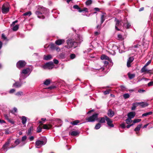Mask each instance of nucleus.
I'll list each match as a JSON object with an SVG mask.
<instances>
[{
	"label": "nucleus",
	"mask_w": 153,
	"mask_h": 153,
	"mask_svg": "<svg viewBox=\"0 0 153 153\" xmlns=\"http://www.w3.org/2000/svg\"><path fill=\"white\" fill-rule=\"evenodd\" d=\"M141 119H135L133 121V123L134 124L140 122L141 121Z\"/></svg>",
	"instance_id": "40"
},
{
	"label": "nucleus",
	"mask_w": 153,
	"mask_h": 153,
	"mask_svg": "<svg viewBox=\"0 0 153 153\" xmlns=\"http://www.w3.org/2000/svg\"><path fill=\"white\" fill-rule=\"evenodd\" d=\"M29 139L30 141H33L34 139V137L32 136L29 138Z\"/></svg>",
	"instance_id": "60"
},
{
	"label": "nucleus",
	"mask_w": 153,
	"mask_h": 153,
	"mask_svg": "<svg viewBox=\"0 0 153 153\" xmlns=\"http://www.w3.org/2000/svg\"><path fill=\"white\" fill-rule=\"evenodd\" d=\"M4 131H5V133L6 134H9V131L8 130L5 129L4 130Z\"/></svg>",
	"instance_id": "63"
},
{
	"label": "nucleus",
	"mask_w": 153,
	"mask_h": 153,
	"mask_svg": "<svg viewBox=\"0 0 153 153\" xmlns=\"http://www.w3.org/2000/svg\"><path fill=\"white\" fill-rule=\"evenodd\" d=\"M101 24L103 23V22H104L105 20V17L104 15H102L101 16Z\"/></svg>",
	"instance_id": "42"
},
{
	"label": "nucleus",
	"mask_w": 153,
	"mask_h": 153,
	"mask_svg": "<svg viewBox=\"0 0 153 153\" xmlns=\"http://www.w3.org/2000/svg\"><path fill=\"white\" fill-rule=\"evenodd\" d=\"M13 27L12 28V30L14 31H16L18 30L19 27L18 25H16L15 26H13Z\"/></svg>",
	"instance_id": "32"
},
{
	"label": "nucleus",
	"mask_w": 153,
	"mask_h": 153,
	"mask_svg": "<svg viewBox=\"0 0 153 153\" xmlns=\"http://www.w3.org/2000/svg\"><path fill=\"white\" fill-rule=\"evenodd\" d=\"M98 114L95 113L87 118L86 120L88 122H93L97 120Z\"/></svg>",
	"instance_id": "7"
},
{
	"label": "nucleus",
	"mask_w": 153,
	"mask_h": 153,
	"mask_svg": "<svg viewBox=\"0 0 153 153\" xmlns=\"http://www.w3.org/2000/svg\"><path fill=\"white\" fill-rule=\"evenodd\" d=\"M48 12V10L42 6H39L38 10L35 12L36 14L37 15L38 17L40 19H44L45 18L44 15L46 14Z\"/></svg>",
	"instance_id": "2"
},
{
	"label": "nucleus",
	"mask_w": 153,
	"mask_h": 153,
	"mask_svg": "<svg viewBox=\"0 0 153 153\" xmlns=\"http://www.w3.org/2000/svg\"><path fill=\"white\" fill-rule=\"evenodd\" d=\"M55 121L57 122L59 124V126H58V127L61 126L62 125V121L61 120L59 119H56L55 120Z\"/></svg>",
	"instance_id": "30"
},
{
	"label": "nucleus",
	"mask_w": 153,
	"mask_h": 153,
	"mask_svg": "<svg viewBox=\"0 0 153 153\" xmlns=\"http://www.w3.org/2000/svg\"><path fill=\"white\" fill-rule=\"evenodd\" d=\"M50 81L49 79H47L44 82V84L46 85H48L50 84Z\"/></svg>",
	"instance_id": "38"
},
{
	"label": "nucleus",
	"mask_w": 153,
	"mask_h": 153,
	"mask_svg": "<svg viewBox=\"0 0 153 153\" xmlns=\"http://www.w3.org/2000/svg\"><path fill=\"white\" fill-rule=\"evenodd\" d=\"M52 58V56L50 55H44L43 56L44 59L46 60H50Z\"/></svg>",
	"instance_id": "22"
},
{
	"label": "nucleus",
	"mask_w": 153,
	"mask_h": 153,
	"mask_svg": "<svg viewBox=\"0 0 153 153\" xmlns=\"http://www.w3.org/2000/svg\"><path fill=\"white\" fill-rule=\"evenodd\" d=\"M15 90L14 89H11L9 91V93L10 94H12L15 92Z\"/></svg>",
	"instance_id": "53"
},
{
	"label": "nucleus",
	"mask_w": 153,
	"mask_h": 153,
	"mask_svg": "<svg viewBox=\"0 0 153 153\" xmlns=\"http://www.w3.org/2000/svg\"><path fill=\"white\" fill-rule=\"evenodd\" d=\"M42 128L40 126H38L37 129V132L39 133L41 131H42Z\"/></svg>",
	"instance_id": "49"
},
{
	"label": "nucleus",
	"mask_w": 153,
	"mask_h": 153,
	"mask_svg": "<svg viewBox=\"0 0 153 153\" xmlns=\"http://www.w3.org/2000/svg\"><path fill=\"white\" fill-rule=\"evenodd\" d=\"M31 72L30 69L29 68H26L23 69L20 72V78L19 80L21 82V80L25 79L27 77L26 75L27 74L29 73L28 75V76Z\"/></svg>",
	"instance_id": "3"
},
{
	"label": "nucleus",
	"mask_w": 153,
	"mask_h": 153,
	"mask_svg": "<svg viewBox=\"0 0 153 153\" xmlns=\"http://www.w3.org/2000/svg\"><path fill=\"white\" fill-rule=\"evenodd\" d=\"M148 86L150 87L153 85V81H152L148 83Z\"/></svg>",
	"instance_id": "50"
},
{
	"label": "nucleus",
	"mask_w": 153,
	"mask_h": 153,
	"mask_svg": "<svg viewBox=\"0 0 153 153\" xmlns=\"http://www.w3.org/2000/svg\"><path fill=\"white\" fill-rule=\"evenodd\" d=\"M123 97L125 99H126L130 97V95L128 93L125 94L123 95Z\"/></svg>",
	"instance_id": "37"
},
{
	"label": "nucleus",
	"mask_w": 153,
	"mask_h": 153,
	"mask_svg": "<svg viewBox=\"0 0 153 153\" xmlns=\"http://www.w3.org/2000/svg\"><path fill=\"white\" fill-rule=\"evenodd\" d=\"M115 21L116 22L115 28L116 30H120L122 27L128 29L130 28L131 25L128 22L126 18H124L123 20L119 21L116 18L115 19Z\"/></svg>",
	"instance_id": "1"
},
{
	"label": "nucleus",
	"mask_w": 153,
	"mask_h": 153,
	"mask_svg": "<svg viewBox=\"0 0 153 153\" xmlns=\"http://www.w3.org/2000/svg\"><path fill=\"white\" fill-rule=\"evenodd\" d=\"M106 116H105L103 117H100L99 118V122L100 123H105V121L106 120V118L105 117Z\"/></svg>",
	"instance_id": "21"
},
{
	"label": "nucleus",
	"mask_w": 153,
	"mask_h": 153,
	"mask_svg": "<svg viewBox=\"0 0 153 153\" xmlns=\"http://www.w3.org/2000/svg\"><path fill=\"white\" fill-rule=\"evenodd\" d=\"M130 118H128L126 120V121L127 124H129L132 122V120Z\"/></svg>",
	"instance_id": "34"
},
{
	"label": "nucleus",
	"mask_w": 153,
	"mask_h": 153,
	"mask_svg": "<svg viewBox=\"0 0 153 153\" xmlns=\"http://www.w3.org/2000/svg\"><path fill=\"white\" fill-rule=\"evenodd\" d=\"M17 109L16 108L14 107L13 108V109L12 111V112L13 113L16 112L17 111Z\"/></svg>",
	"instance_id": "58"
},
{
	"label": "nucleus",
	"mask_w": 153,
	"mask_h": 153,
	"mask_svg": "<svg viewBox=\"0 0 153 153\" xmlns=\"http://www.w3.org/2000/svg\"><path fill=\"white\" fill-rule=\"evenodd\" d=\"M23 95V93L22 91H19L16 94V95L18 96H20Z\"/></svg>",
	"instance_id": "41"
},
{
	"label": "nucleus",
	"mask_w": 153,
	"mask_h": 153,
	"mask_svg": "<svg viewBox=\"0 0 153 153\" xmlns=\"http://www.w3.org/2000/svg\"><path fill=\"white\" fill-rule=\"evenodd\" d=\"M114 114V112L111 109H109L108 111V116L112 117Z\"/></svg>",
	"instance_id": "23"
},
{
	"label": "nucleus",
	"mask_w": 153,
	"mask_h": 153,
	"mask_svg": "<svg viewBox=\"0 0 153 153\" xmlns=\"http://www.w3.org/2000/svg\"><path fill=\"white\" fill-rule=\"evenodd\" d=\"M135 115V113L134 112H130L128 114V116L129 118L131 119L133 118Z\"/></svg>",
	"instance_id": "19"
},
{
	"label": "nucleus",
	"mask_w": 153,
	"mask_h": 153,
	"mask_svg": "<svg viewBox=\"0 0 153 153\" xmlns=\"http://www.w3.org/2000/svg\"><path fill=\"white\" fill-rule=\"evenodd\" d=\"M10 139H7V141L5 143L3 146L2 148V151L4 152H6L8 149L10 148H13L15 147V146L12 145L10 147H9V144L10 142Z\"/></svg>",
	"instance_id": "6"
},
{
	"label": "nucleus",
	"mask_w": 153,
	"mask_h": 153,
	"mask_svg": "<svg viewBox=\"0 0 153 153\" xmlns=\"http://www.w3.org/2000/svg\"><path fill=\"white\" fill-rule=\"evenodd\" d=\"M31 15V13L30 11L27 12L23 14V15L24 16H30Z\"/></svg>",
	"instance_id": "39"
},
{
	"label": "nucleus",
	"mask_w": 153,
	"mask_h": 153,
	"mask_svg": "<svg viewBox=\"0 0 153 153\" xmlns=\"http://www.w3.org/2000/svg\"><path fill=\"white\" fill-rule=\"evenodd\" d=\"M120 126L123 128H126V126L125 125V124L124 123H123L121 124L120 125Z\"/></svg>",
	"instance_id": "55"
},
{
	"label": "nucleus",
	"mask_w": 153,
	"mask_h": 153,
	"mask_svg": "<svg viewBox=\"0 0 153 153\" xmlns=\"http://www.w3.org/2000/svg\"><path fill=\"white\" fill-rule=\"evenodd\" d=\"M137 102H136L132 104V106L131 107L132 110H135L136 107L138 105V104H137Z\"/></svg>",
	"instance_id": "25"
},
{
	"label": "nucleus",
	"mask_w": 153,
	"mask_h": 153,
	"mask_svg": "<svg viewBox=\"0 0 153 153\" xmlns=\"http://www.w3.org/2000/svg\"><path fill=\"white\" fill-rule=\"evenodd\" d=\"M82 10V11H84L87 12H88V9L87 8H84L83 9V10Z\"/></svg>",
	"instance_id": "62"
},
{
	"label": "nucleus",
	"mask_w": 153,
	"mask_h": 153,
	"mask_svg": "<svg viewBox=\"0 0 153 153\" xmlns=\"http://www.w3.org/2000/svg\"><path fill=\"white\" fill-rule=\"evenodd\" d=\"M22 80H21V82L20 80L19 82H15V83L13 84V87L17 88L20 87L23 83H25V82H22Z\"/></svg>",
	"instance_id": "11"
},
{
	"label": "nucleus",
	"mask_w": 153,
	"mask_h": 153,
	"mask_svg": "<svg viewBox=\"0 0 153 153\" xmlns=\"http://www.w3.org/2000/svg\"><path fill=\"white\" fill-rule=\"evenodd\" d=\"M92 1L91 0H88L85 2L87 5H88L91 4L92 3Z\"/></svg>",
	"instance_id": "44"
},
{
	"label": "nucleus",
	"mask_w": 153,
	"mask_h": 153,
	"mask_svg": "<svg viewBox=\"0 0 153 153\" xmlns=\"http://www.w3.org/2000/svg\"><path fill=\"white\" fill-rule=\"evenodd\" d=\"M134 58L133 57H130L128 60L127 62V66L129 67L131 66V63L134 60Z\"/></svg>",
	"instance_id": "16"
},
{
	"label": "nucleus",
	"mask_w": 153,
	"mask_h": 153,
	"mask_svg": "<svg viewBox=\"0 0 153 153\" xmlns=\"http://www.w3.org/2000/svg\"><path fill=\"white\" fill-rule=\"evenodd\" d=\"M78 132L76 131H73L71 132H69V134L72 136H76L79 134Z\"/></svg>",
	"instance_id": "24"
},
{
	"label": "nucleus",
	"mask_w": 153,
	"mask_h": 153,
	"mask_svg": "<svg viewBox=\"0 0 153 153\" xmlns=\"http://www.w3.org/2000/svg\"><path fill=\"white\" fill-rule=\"evenodd\" d=\"M7 120L8 121L10 122V123L12 124H13L14 123V122L13 120L10 119H7Z\"/></svg>",
	"instance_id": "54"
},
{
	"label": "nucleus",
	"mask_w": 153,
	"mask_h": 153,
	"mask_svg": "<svg viewBox=\"0 0 153 153\" xmlns=\"http://www.w3.org/2000/svg\"><path fill=\"white\" fill-rule=\"evenodd\" d=\"M134 125V124H132L131 125H128L126 126V127L127 128H129L131 126H133Z\"/></svg>",
	"instance_id": "61"
},
{
	"label": "nucleus",
	"mask_w": 153,
	"mask_h": 153,
	"mask_svg": "<svg viewBox=\"0 0 153 153\" xmlns=\"http://www.w3.org/2000/svg\"><path fill=\"white\" fill-rule=\"evenodd\" d=\"M152 114V111H150L149 112H146L143 114L142 115V117H145L146 116L148 115H150Z\"/></svg>",
	"instance_id": "33"
},
{
	"label": "nucleus",
	"mask_w": 153,
	"mask_h": 153,
	"mask_svg": "<svg viewBox=\"0 0 153 153\" xmlns=\"http://www.w3.org/2000/svg\"><path fill=\"white\" fill-rule=\"evenodd\" d=\"M137 104H138V105H140L143 108L145 107L148 105V104L147 103L145 102H138Z\"/></svg>",
	"instance_id": "20"
},
{
	"label": "nucleus",
	"mask_w": 153,
	"mask_h": 153,
	"mask_svg": "<svg viewBox=\"0 0 153 153\" xmlns=\"http://www.w3.org/2000/svg\"><path fill=\"white\" fill-rule=\"evenodd\" d=\"M110 91V90H106L103 92V93L105 95L108 94L109 93V92Z\"/></svg>",
	"instance_id": "51"
},
{
	"label": "nucleus",
	"mask_w": 153,
	"mask_h": 153,
	"mask_svg": "<svg viewBox=\"0 0 153 153\" xmlns=\"http://www.w3.org/2000/svg\"><path fill=\"white\" fill-rule=\"evenodd\" d=\"M22 120V122L24 126H26V123L27 121V118L25 116H22L20 118Z\"/></svg>",
	"instance_id": "17"
},
{
	"label": "nucleus",
	"mask_w": 153,
	"mask_h": 153,
	"mask_svg": "<svg viewBox=\"0 0 153 153\" xmlns=\"http://www.w3.org/2000/svg\"><path fill=\"white\" fill-rule=\"evenodd\" d=\"M101 59L102 60L106 59L109 60V58L105 55H102L101 56Z\"/></svg>",
	"instance_id": "26"
},
{
	"label": "nucleus",
	"mask_w": 153,
	"mask_h": 153,
	"mask_svg": "<svg viewBox=\"0 0 153 153\" xmlns=\"http://www.w3.org/2000/svg\"><path fill=\"white\" fill-rule=\"evenodd\" d=\"M82 36L79 35H77L75 41V42L77 43V46L78 45V43H80L82 41Z\"/></svg>",
	"instance_id": "14"
},
{
	"label": "nucleus",
	"mask_w": 153,
	"mask_h": 153,
	"mask_svg": "<svg viewBox=\"0 0 153 153\" xmlns=\"http://www.w3.org/2000/svg\"><path fill=\"white\" fill-rule=\"evenodd\" d=\"M138 44H135V42L134 43V45L132 46V47L133 48H137L138 47Z\"/></svg>",
	"instance_id": "48"
},
{
	"label": "nucleus",
	"mask_w": 153,
	"mask_h": 153,
	"mask_svg": "<svg viewBox=\"0 0 153 153\" xmlns=\"http://www.w3.org/2000/svg\"><path fill=\"white\" fill-rule=\"evenodd\" d=\"M1 37L2 39L4 40H8L7 38L5 36V35L4 34H1Z\"/></svg>",
	"instance_id": "47"
},
{
	"label": "nucleus",
	"mask_w": 153,
	"mask_h": 153,
	"mask_svg": "<svg viewBox=\"0 0 153 153\" xmlns=\"http://www.w3.org/2000/svg\"><path fill=\"white\" fill-rule=\"evenodd\" d=\"M33 128L32 127H30L28 130L27 134L30 135L31 134V131L32 130Z\"/></svg>",
	"instance_id": "36"
},
{
	"label": "nucleus",
	"mask_w": 153,
	"mask_h": 153,
	"mask_svg": "<svg viewBox=\"0 0 153 153\" xmlns=\"http://www.w3.org/2000/svg\"><path fill=\"white\" fill-rule=\"evenodd\" d=\"M128 76L130 79H132L135 76V75L134 74H128Z\"/></svg>",
	"instance_id": "35"
},
{
	"label": "nucleus",
	"mask_w": 153,
	"mask_h": 153,
	"mask_svg": "<svg viewBox=\"0 0 153 153\" xmlns=\"http://www.w3.org/2000/svg\"><path fill=\"white\" fill-rule=\"evenodd\" d=\"M20 142V140L18 139H17L14 142V143L16 144V145L19 144Z\"/></svg>",
	"instance_id": "46"
},
{
	"label": "nucleus",
	"mask_w": 153,
	"mask_h": 153,
	"mask_svg": "<svg viewBox=\"0 0 153 153\" xmlns=\"http://www.w3.org/2000/svg\"><path fill=\"white\" fill-rule=\"evenodd\" d=\"M47 142V139L45 137H42L39 140H37L35 143V145L37 148H40L45 145Z\"/></svg>",
	"instance_id": "4"
},
{
	"label": "nucleus",
	"mask_w": 153,
	"mask_h": 153,
	"mask_svg": "<svg viewBox=\"0 0 153 153\" xmlns=\"http://www.w3.org/2000/svg\"><path fill=\"white\" fill-rule=\"evenodd\" d=\"M9 4L8 3H6L4 4L2 7V11L4 13H6L9 10Z\"/></svg>",
	"instance_id": "8"
},
{
	"label": "nucleus",
	"mask_w": 153,
	"mask_h": 153,
	"mask_svg": "<svg viewBox=\"0 0 153 153\" xmlns=\"http://www.w3.org/2000/svg\"><path fill=\"white\" fill-rule=\"evenodd\" d=\"M53 62H50L46 63L42 66V67L45 69H51L53 68Z\"/></svg>",
	"instance_id": "9"
},
{
	"label": "nucleus",
	"mask_w": 153,
	"mask_h": 153,
	"mask_svg": "<svg viewBox=\"0 0 153 153\" xmlns=\"http://www.w3.org/2000/svg\"><path fill=\"white\" fill-rule=\"evenodd\" d=\"M76 57V55L74 53L71 54L70 55V57L71 59H74Z\"/></svg>",
	"instance_id": "43"
},
{
	"label": "nucleus",
	"mask_w": 153,
	"mask_h": 153,
	"mask_svg": "<svg viewBox=\"0 0 153 153\" xmlns=\"http://www.w3.org/2000/svg\"><path fill=\"white\" fill-rule=\"evenodd\" d=\"M52 49H55L58 52H59L60 51V49L58 47L56 46L54 44H52L51 45L50 47Z\"/></svg>",
	"instance_id": "18"
},
{
	"label": "nucleus",
	"mask_w": 153,
	"mask_h": 153,
	"mask_svg": "<svg viewBox=\"0 0 153 153\" xmlns=\"http://www.w3.org/2000/svg\"><path fill=\"white\" fill-rule=\"evenodd\" d=\"M101 124L100 123H98L96 125L94 129L96 130L98 129L101 127Z\"/></svg>",
	"instance_id": "31"
},
{
	"label": "nucleus",
	"mask_w": 153,
	"mask_h": 153,
	"mask_svg": "<svg viewBox=\"0 0 153 153\" xmlns=\"http://www.w3.org/2000/svg\"><path fill=\"white\" fill-rule=\"evenodd\" d=\"M27 137L26 136H25L22 137V141H25L27 139Z\"/></svg>",
	"instance_id": "56"
},
{
	"label": "nucleus",
	"mask_w": 153,
	"mask_h": 153,
	"mask_svg": "<svg viewBox=\"0 0 153 153\" xmlns=\"http://www.w3.org/2000/svg\"><path fill=\"white\" fill-rule=\"evenodd\" d=\"M54 63L55 64H58L59 63L58 61L56 59H54L53 60Z\"/></svg>",
	"instance_id": "59"
},
{
	"label": "nucleus",
	"mask_w": 153,
	"mask_h": 153,
	"mask_svg": "<svg viewBox=\"0 0 153 153\" xmlns=\"http://www.w3.org/2000/svg\"><path fill=\"white\" fill-rule=\"evenodd\" d=\"M5 123V121L3 120H0V123L2 124L3 123Z\"/></svg>",
	"instance_id": "64"
},
{
	"label": "nucleus",
	"mask_w": 153,
	"mask_h": 153,
	"mask_svg": "<svg viewBox=\"0 0 153 153\" xmlns=\"http://www.w3.org/2000/svg\"><path fill=\"white\" fill-rule=\"evenodd\" d=\"M105 117L108 126L111 127H113L114 125L112 123L113 122L112 121L107 117Z\"/></svg>",
	"instance_id": "12"
},
{
	"label": "nucleus",
	"mask_w": 153,
	"mask_h": 153,
	"mask_svg": "<svg viewBox=\"0 0 153 153\" xmlns=\"http://www.w3.org/2000/svg\"><path fill=\"white\" fill-rule=\"evenodd\" d=\"M67 45L66 47L68 48H70L72 47L75 48L77 46V43L75 42L73 39H69L67 41Z\"/></svg>",
	"instance_id": "5"
},
{
	"label": "nucleus",
	"mask_w": 153,
	"mask_h": 153,
	"mask_svg": "<svg viewBox=\"0 0 153 153\" xmlns=\"http://www.w3.org/2000/svg\"><path fill=\"white\" fill-rule=\"evenodd\" d=\"M141 72L142 73H143L145 74H149L150 73L151 70H148L146 67L144 66L141 69Z\"/></svg>",
	"instance_id": "13"
},
{
	"label": "nucleus",
	"mask_w": 153,
	"mask_h": 153,
	"mask_svg": "<svg viewBox=\"0 0 153 153\" xmlns=\"http://www.w3.org/2000/svg\"><path fill=\"white\" fill-rule=\"evenodd\" d=\"M118 39L119 40H122L123 39L122 36L121 34H118L117 36Z\"/></svg>",
	"instance_id": "45"
},
{
	"label": "nucleus",
	"mask_w": 153,
	"mask_h": 153,
	"mask_svg": "<svg viewBox=\"0 0 153 153\" xmlns=\"http://www.w3.org/2000/svg\"><path fill=\"white\" fill-rule=\"evenodd\" d=\"M65 42V41L64 39H60L56 40L55 42V43L56 45H60L63 44Z\"/></svg>",
	"instance_id": "15"
},
{
	"label": "nucleus",
	"mask_w": 153,
	"mask_h": 153,
	"mask_svg": "<svg viewBox=\"0 0 153 153\" xmlns=\"http://www.w3.org/2000/svg\"><path fill=\"white\" fill-rule=\"evenodd\" d=\"M79 121L78 120H76L75 121L71 122L70 123L73 125H76L79 123Z\"/></svg>",
	"instance_id": "28"
},
{
	"label": "nucleus",
	"mask_w": 153,
	"mask_h": 153,
	"mask_svg": "<svg viewBox=\"0 0 153 153\" xmlns=\"http://www.w3.org/2000/svg\"><path fill=\"white\" fill-rule=\"evenodd\" d=\"M73 8L75 9L78 10L79 12H82V10H81L80 8L77 5H74Z\"/></svg>",
	"instance_id": "29"
},
{
	"label": "nucleus",
	"mask_w": 153,
	"mask_h": 153,
	"mask_svg": "<svg viewBox=\"0 0 153 153\" xmlns=\"http://www.w3.org/2000/svg\"><path fill=\"white\" fill-rule=\"evenodd\" d=\"M142 126V124L138 125L134 129V131H139L140 130Z\"/></svg>",
	"instance_id": "27"
},
{
	"label": "nucleus",
	"mask_w": 153,
	"mask_h": 153,
	"mask_svg": "<svg viewBox=\"0 0 153 153\" xmlns=\"http://www.w3.org/2000/svg\"><path fill=\"white\" fill-rule=\"evenodd\" d=\"M26 65V62L23 60H20L18 61L16 63L17 67L19 69L23 68Z\"/></svg>",
	"instance_id": "10"
},
{
	"label": "nucleus",
	"mask_w": 153,
	"mask_h": 153,
	"mask_svg": "<svg viewBox=\"0 0 153 153\" xmlns=\"http://www.w3.org/2000/svg\"><path fill=\"white\" fill-rule=\"evenodd\" d=\"M151 60H149L147 62V63H146V64L144 66L146 67L147 66H148L149 64H150L151 63Z\"/></svg>",
	"instance_id": "57"
},
{
	"label": "nucleus",
	"mask_w": 153,
	"mask_h": 153,
	"mask_svg": "<svg viewBox=\"0 0 153 153\" xmlns=\"http://www.w3.org/2000/svg\"><path fill=\"white\" fill-rule=\"evenodd\" d=\"M43 128L45 129H49V127L46 124H45L43 125Z\"/></svg>",
	"instance_id": "52"
}]
</instances>
